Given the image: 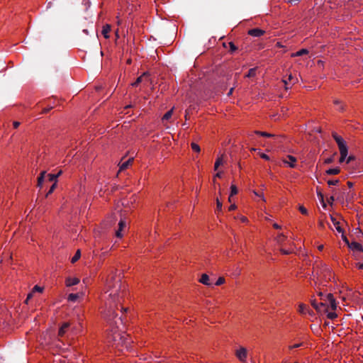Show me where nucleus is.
<instances>
[{
    "instance_id": "1",
    "label": "nucleus",
    "mask_w": 363,
    "mask_h": 363,
    "mask_svg": "<svg viewBox=\"0 0 363 363\" xmlns=\"http://www.w3.org/2000/svg\"><path fill=\"white\" fill-rule=\"evenodd\" d=\"M102 300L104 306L101 313L107 321L111 322L116 316V308L122 298L126 294V286L122 284L120 276L111 273L106 279Z\"/></svg>"
},
{
    "instance_id": "2",
    "label": "nucleus",
    "mask_w": 363,
    "mask_h": 363,
    "mask_svg": "<svg viewBox=\"0 0 363 363\" xmlns=\"http://www.w3.org/2000/svg\"><path fill=\"white\" fill-rule=\"evenodd\" d=\"M318 296L320 297V302L317 303L315 301L312 302L313 306L319 312H328L329 309L335 311L337 308V303L330 293L324 295L320 292Z\"/></svg>"
},
{
    "instance_id": "3",
    "label": "nucleus",
    "mask_w": 363,
    "mask_h": 363,
    "mask_svg": "<svg viewBox=\"0 0 363 363\" xmlns=\"http://www.w3.org/2000/svg\"><path fill=\"white\" fill-rule=\"evenodd\" d=\"M337 232L339 233L342 234V238L345 242V243L347 245L350 249H351L353 251H359V252H363L362 246L360 243L356 241H352L351 242H349L347 238L345 235L344 228H336Z\"/></svg>"
},
{
    "instance_id": "4",
    "label": "nucleus",
    "mask_w": 363,
    "mask_h": 363,
    "mask_svg": "<svg viewBox=\"0 0 363 363\" xmlns=\"http://www.w3.org/2000/svg\"><path fill=\"white\" fill-rule=\"evenodd\" d=\"M316 274L318 275V277L317 281H315V283L318 282L319 284H323L324 282L330 280L331 278L333 277V273L331 270L330 269V268L327 267H324V268L321 269L320 273L318 271H317Z\"/></svg>"
},
{
    "instance_id": "5",
    "label": "nucleus",
    "mask_w": 363,
    "mask_h": 363,
    "mask_svg": "<svg viewBox=\"0 0 363 363\" xmlns=\"http://www.w3.org/2000/svg\"><path fill=\"white\" fill-rule=\"evenodd\" d=\"M355 196V193L352 191H350L347 193L345 192V189H342V192L340 193L337 196V200L343 201L345 199L347 202H350L353 200Z\"/></svg>"
},
{
    "instance_id": "6",
    "label": "nucleus",
    "mask_w": 363,
    "mask_h": 363,
    "mask_svg": "<svg viewBox=\"0 0 363 363\" xmlns=\"http://www.w3.org/2000/svg\"><path fill=\"white\" fill-rule=\"evenodd\" d=\"M236 357L242 362H245L247 357V350L245 347H240L235 351Z\"/></svg>"
},
{
    "instance_id": "7",
    "label": "nucleus",
    "mask_w": 363,
    "mask_h": 363,
    "mask_svg": "<svg viewBox=\"0 0 363 363\" xmlns=\"http://www.w3.org/2000/svg\"><path fill=\"white\" fill-rule=\"evenodd\" d=\"M296 158L292 155H287L285 158L282 159L284 164L288 165L291 168L296 167Z\"/></svg>"
},
{
    "instance_id": "8",
    "label": "nucleus",
    "mask_w": 363,
    "mask_h": 363,
    "mask_svg": "<svg viewBox=\"0 0 363 363\" xmlns=\"http://www.w3.org/2000/svg\"><path fill=\"white\" fill-rule=\"evenodd\" d=\"M264 33H265V31L264 30H262L258 28H252V29H250L248 30V34L253 37H260Z\"/></svg>"
},
{
    "instance_id": "9",
    "label": "nucleus",
    "mask_w": 363,
    "mask_h": 363,
    "mask_svg": "<svg viewBox=\"0 0 363 363\" xmlns=\"http://www.w3.org/2000/svg\"><path fill=\"white\" fill-rule=\"evenodd\" d=\"M43 290H44L43 287L39 286L38 285H35L33 288L32 291L28 294L26 300V303H28V300L32 298V296L35 292L43 293Z\"/></svg>"
},
{
    "instance_id": "10",
    "label": "nucleus",
    "mask_w": 363,
    "mask_h": 363,
    "mask_svg": "<svg viewBox=\"0 0 363 363\" xmlns=\"http://www.w3.org/2000/svg\"><path fill=\"white\" fill-rule=\"evenodd\" d=\"M79 283V279L77 277H67L65 279V285L68 287L77 285Z\"/></svg>"
},
{
    "instance_id": "11",
    "label": "nucleus",
    "mask_w": 363,
    "mask_h": 363,
    "mask_svg": "<svg viewBox=\"0 0 363 363\" xmlns=\"http://www.w3.org/2000/svg\"><path fill=\"white\" fill-rule=\"evenodd\" d=\"M298 311L301 314L310 313L308 306L304 303H299L298 306Z\"/></svg>"
},
{
    "instance_id": "12",
    "label": "nucleus",
    "mask_w": 363,
    "mask_h": 363,
    "mask_svg": "<svg viewBox=\"0 0 363 363\" xmlns=\"http://www.w3.org/2000/svg\"><path fill=\"white\" fill-rule=\"evenodd\" d=\"M199 282H201V284L206 285V286L211 285V283L210 282L209 277L206 274H203L201 276V277L199 279Z\"/></svg>"
},
{
    "instance_id": "13",
    "label": "nucleus",
    "mask_w": 363,
    "mask_h": 363,
    "mask_svg": "<svg viewBox=\"0 0 363 363\" xmlns=\"http://www.w3.org/2000/svg\"><path fill=\"white\" fill-rule=\"evenodd\" d=\"M111 26L109 24H106L105 26H103L101 33L106 39H108L110 37L108 33L111 31Z\"/></svg>"
},
{
    "instance_id": "14",
    "label": "nucleus",
    "mask_w": 363,
    "mask_h": 363,
    "mask_svg": "<svg viewBox=\"0 0 363 363\" xmlns=\"http://www.w3.org/2000/svg\"><path fill=\"white\" fill-rule=\"evenodd\" d=\"M69 327V323H63L62 325L60 327V328L59 330V332H58L59 336L62 337L65 334V333L67 332V328Z\"/></svg>"
},
{
    "instance_id": "15",
    "label": "nucleus",
    "mask_w": 363,
    "mask_h": 363,
    "mask_svg": "<svg viewBox=\"0 0 363 363\" xmlns=\"http://www.w3.org/2000/svg\"><path fill=\"white\" fill-rule=\"evenodd\" d=\"M133 158H129L127 161L124 162L120 165V171H123L130 166L133 163Z\"/></svg>"
},
{
    "instance_id": "16",
    "label": "nucleus",
    "mask_w": 363,
    "mask_h": 363,
    "mask_svg": "<svg viewBox=\"0 0 363 363\" xmlns=\"http://www.w3.org/2000/svg\"><path fill=\"white\" fill-rule=\"evenodd\" d=\"M130 225V220L128 218H122L121 216L118 227H126L127 225Z\"/></svg>"
},
{
    "instance_id": "17",
    "label": "nucleus",
    "mask_w": 363,
    "mask_h": 363,
    "mask_svg": "<svg viewBox=\"0 0 363 363\" xmlns=\"http://www.w3.org/2000/svg\"><path fill=\"white\" fill-rule=\"evenodd\" d=\"M332 136L333 139L335 140L337 145L342 144L343 143L345 142L344 139L341 136L338 135L335 132L332 133Z\"/></svg>"
},
{
    "instance_id": "18",
    "label": "nucleus",
    "mask_w": 363,
    "mask_h": 363,
    "mask_svg": "<svg viewBox=\"0 0 363 363\" xmlns=\"http://www.w3.org/2000/svg\"><path fill=\"white\" fill-rule=\"evenodd\" d=\"M338 148L340 150V155L347 154L348 153V148L346 145V143H343L342 144L338 145Z\"/></svg>"
},
{
    "instance_id": "19",
    "label": "nucleus",
    "mask_w": 363,
    "mask_h": 363,
    "mask_svg": "<svg viewBox=\"0 0 363 363\" xmlns=\"http://www.w3.org/2000/svg\"><path fill=\"white\" fill-rule=\"evenodd\" d=\"M255 133L257 135H259L261 136H263V137H267V138L273 137V138H280L279 136H276L275 135H272V134L268 133L267 132H262V131L257 130V131H255Z\"/></svg>"
},
{
    "instance_id": "20",
    "label": "nucleus",
    "mask_w": 363,
    "mask_h": 363,
    "mask_svg": "<svg viewBox=\"0 0 363 363\" xmlns=\"http://www.w3.org/2000/svg\"><path fill=\"white\" fill-rule=\"evenodd\" d=\"M340 172V169L339 167H335V168H331V169H328L326 171V174H330V175H335V174H339Z\"/></svg>"
},
{
    "instance_id": "21",
    "label": "nucleus",
    "mask_w": 363,
    "mask_h": 363,
    "mask_svg": "<svg viewBox=\"0 0 363 363\" xmlns=\"http://www.w3.org/2000/svg\"><path fill=\"white\" fill-rule=\"evenodd\" d=\"M329 219L335 227H340V222L338 218L330 216Z\"/></svg>"
},
{
    "instance_id": "22",
    "label": "nucleus",
    "mask_w": 363,
    "mask_h": 363,
    "mask_svg": "<svg viewBox=\"0 0 363 363\" xmlns=\"http://www.w3.org/2000/svg\"><path fill=\"white\" fill-rule=\"evenodd\" d=\"M147 76H148V73L147 72L143 73V74H142L141 76H140L139 77L137 78L135 82L132 84V86H138L140 83H141V82L143 80V78L144 77H147Z\"/></svg>"
},
{
    "instance_id": "23",
    "label": "nucleus",
    "mask_w": 363,
    "mask_h": 363,
    "mask_svg": "<svg viewBox=\"0 0 363 363\" xmlns=\"http://www.w3.org/2000/svg\"><path fill=\"white\" fill-rule=\"evenodd\" d=\"M80 257H81V251L79 250H77L76 253L74 254V255L71 259V262L73 264L75 263L80 259Z\"/></svg>"
},
{
    "instance_id": "24",
    "label": "nucleus",
    "mask_w": 363,
    "mask_h": 363,
    "mask_svg": "<svg viewBox=\"0 0 363 363\" xmlns=\"http://www.w3.org/2000/svg\"><path fill=\"white\" fill-rule=\"evenodd\" d=\"M308 53V50L307 49H301L299 51L296 52V53L292 54V57H298V56H302L303 55H306Z\"/></svg>"
},
{
    "instance_id": "25",
    "label": "nucleus",
    "mask_w": 363,
    "mask_h": 363,
    "mask_svg": "<svg viewBox=\"0 0 363 363\" xmlns=\"http://www.w3.org/2000/svg\"><path fill=\"white\" fill-rule=\"evenodd\" d=\"M174 108H172L169 111H168L162 117V120L164 121H168L173 114Z\"/></svg>"
},
{
    "instance_id": "26",
    "label": "nucleus",
    "mask_w": 363,
    "mask_h": 363,
    "mask_svg": "<svg viewBox=\"0 0 363 363\" xmlns=\"http://www.w3.org/2000/svg\"><path fill=\"white\" fill-rule=\"evenodd\" d=\"M223 164V155L220 157H218L216 160L215 164H214V170H217L220 164Z\"/></svg>"
},
{
    "instance_id": "27",
    "label": "nucleus",
    "mask_w": 363,
    "mask_h": 363,
    "mask_svg": "<svg viewBox=\"0 0 363 363\" xmlns=\"http://www.w3.org/2000/svg\"><path fill=\"white\" fill-rule=\"evenodd\" d=\"M353 229L355 230L354 233L357 235V236L359 238V240L362 241L363 233L362 232L361 228H356Z\"/></svg>"
},
{
    "instance_id": "28",
    "label": "nucleus",
    "mask_w": 363,
    "mask_h": 363,
    "mask_svg": "<svg viewBox=\"0 0 363 363\" xmlns=\"http://www.w3.org/2000/svg\"><path fill=\"white\" fill-rule=\"evenodd\" d=\"M256 74V68H251L249 69L247 74L245 75V77H253Z\"/></svg>"
},
{
    "instance_id": "29",
    "label": "nucleus",
    "mask_w": 363,
    "mask_h": 363,
    "mask_svg": "<svg viewBox=\"0 0 363 363\" xmlns=\"http://www.w3.org/2000/svg\"><path fill=\"white\" fill-rule=\"evenodd\" d=\"M296 80V79L294 78L292 74H290L288 77V79H283V82L284 83L285 85H287L288 83L289 82L294 84Z\"/></svg>"
},
{
    "instance_id": "30",
    "label": "nucleus",
    "mask_w": 363,
    "mask_h": 363,
    "mask_svg": "<svg viewBox=\"0 0 363 363\" xmlns=\"http://www.w3.org/2000/svg\"><path fill=\"white\" fill-rule=\"evenodd\" d=\"M238 188L235 185L232 184L230 186V196H233L234 195H236L238 194Z\"/></svg>"
},
{
    "instance_id": "31",
    "label": "nucleus",
    "mask_w": 363,
    "mask_h": 363,
    "mask_svg": "<svg viewBox=\"0 0 363 363\" xmlns=\"http://www.w3.org/2000/svg\"><path fill=\"white\" fill-rule=\"evenodd\" d=\"M123 229L124 228H118V230L116 231L115 235L117 238H123V236L124 235Z\"/></svg>"
},
{
    "instance_id": "32",
    "label": "nucleus",
    "mask_w": 363,
    "mask_h": 363,
    "mask_svg": "<svg viewBox=\"0 0 363 363\" xmlns=\"http://www.w3.org/2000/svg\"><path fill=\"white\" fill-rule=\"evenodd\" d=\"M191 149L195 151V152H199L201 149H200V147L199 145H197L196 143H192L191 144Z\"/></svg>"
},
{
    "instance_id": "33",
    "label": "nucleus",
    "mask_w": 363,
    "mask_h": 363,
    "mask_svg": "<svg viewBox=\"0 0 363 363\" xmlns=\"http://www.w3.org/2000/svg\"><path fill=\"white\" fill-rule=\"evenodd\" d=\"M277 242L279 243H283V242H284L285 240H287V238L284 235H279L277 236Z\"/></svg>"
},
{
    "instance_id": "34",
    "label": "nucleus",
    "mask_w": 363,
    "mask_h": 363,
    "mask_svg": "<svg viewBox=\"0 0 363 363\" xmlns=\"http://www.w3.org/2000/svg\"><path fill=\"white\" fill-rule=\"evenodd\" d=\"M78 298V295L77 294H70L68 296V300L70 301H75Z\"/></svg>"
},
{
    "instance_id": "35",
    "label": "nucleus",
    "mask_w": 363,
    "mask_h": 363,
    "mask_svg": "<svg viewBox=\"0 0 363 363\" xmlns=\"http://www.w3.org/2000/svg\"><path fill=\"white\" fill-rule=\"evenodd\" d=\"M229 47L230 53H233L238 50V47L235 46V45L233 42L229 43Z\"/></svg>"
},
{
    "instance_id": "36",
    "label": "nucleus",
    "mask_w": 363,
    "mask_h": 363,
    "mask_svg": "<svg viewBox=\"0 0 363 363\" xmlns=\"http://www.w3.org/2000/svg\"><path fill=\"white\" fill-rule=\"evenodd\" d=\"M56 186H57V182H55L50 186L49 191H48V193L46 194V196H48V195L51 194L54 191V190L55 189Z\"/></svg>"
},
{
    "instance_id": "37",
    "label": "nucleus",
    "mask_w": 363,
    "mask_h": 363,
    "mask_svg": "<svg viewBox=\"0 0 363 363\" xmlns=\"http://www.w3.org/2000/svg\"><path fill=\"white\" fill-rule=\"evenodd\" d=\"M237 219L240 220L242 223H245L248 220L247 217L242 215H239Z\"/></svg>"
},
{
    "instance_id": "38",
    "label": "nucleus",
    "mask_w": 363,
    "mask_h": 363,
    "mask_svg": "<svg viewBox=\"0 0 363 363\" xmlns=\"http://www.w3.org/2000/svg\"><path fill=\"white\" fill-rule=\"evenodd\" d=\"M48 177L49 182H57V179H56L55 174H48Z\"/></svg>"
},
{
    "instance_id": "39",
    "label": "nucleus",
    "mask_w": 363,
    "mask_h": 363,
    "mask_svg": "<svg viewBox=\"0 0 363 363\" xmlns=\"http://www.w3.org/2000/svg\"><path fill=\"white\" fill-rule=\"evenodd\" d=\"M327 313H328L327 316H328V318H330V319H333V318H336V317H337V314H336L334 311L329 312V311H328V312H327Z\"/></svg>"
},
{
    "instance_id": "40",
    "label": "nucleus",
    "mask_w": 363,
    "mask_h": 363,
    "mask_svg": "<svg viewBox=\"0 0 363 363\" xmlns=\"http://www.w3.org/2000/svg\"><path fill=\"white\" fill-rule=\"evenodd\" d=\"M329 186H331V185H337L339 183H340V180L339 179H335V180H328L327 182Z\"/></svg>"
},
{
    "instance_id": "41",
    "label": "nucleus",
    "mask_w": 363,
    "mask_h": 363,
    "mask_svg": "<svg viewBox=\"0 0 363 363\" xmlns=\"http://www.w3.org/2000/svg\"><path fill=\"white\" fill-rule=\"evenodd\" d=\"M224 282H225V279H224L223 277H219V278L217 279V281H216V284H216V286H220V285H221V284H224Z\"/></svg>"
},
{
    "instance_id": "42",
    "label": "nucleus",
    "mask_w": 363,
    "mask_h": 363,
    "mask_svg": "<svg viewBox=\"0 0 363 363\" xmlns=\"http://www.w3.org/2000/svg\"><path fill=\"white\" fill-rule=\"evenodd\" d=\"M44 180H45V179H43L42 178V177H38V184H37V186H38V187L41 188V187L43 186V182H44Z\"/></svg>"
},
{
    "instance_id": "43",
    "label": "nucleus",
    "mask_w": 363,
    "mask_h": 363,
    "mask_svg": "<svg viewBox=\"0 0 363 363\" xmlns=\"http://www.w3.org/2000/svg\"><path fill=\"white\" fill-rule=\"evenodd\" d=\"M298 209L300 212L303 215H306L308 213L307 209L303 206H299Z\"/></svg>"
},
{
    "instance_id": "44",
    "label": "nucleus",
    "mask_w": 363,
    "mask_h": 363,
    "mask_svg": "<svg viewBox=\"0 0 363 363\" xmlns=\"http://www.w3.org/2000/svg\"><path fill=\"white\" fill-rule=\"evenodd\" d=\"M216 208L218 211H220L222 210V203L218 199L216 200Z\"/></svg>"
},
{
    "instance_id": "45",
    "label": "nucleus",
    "mask_w": 363,
    "mask_h": 363,
    "mask_svg": "<svg viewBox=\"0 0 363 363\" xmlns=\"http://www.w3.org/2000/svg\"><path fill=\"white\" fill-rule=\"evenodd\" d=\"M303 345V343H297V344H294V345H289V350H293V349H295V348H298L301 346Z\"/></svg>"
},
{
    "instance_id": "46",
    "label": "nucleus",
    "mask_w": 363,
    "mask_h": 363,
    "mask_svg": "<svg viewBox=\"0 0 363 363\" xmlns=\"http://www.w3.org/2000/svg\"><path fill=\"white\" fill-rule=\"evenodd\" d=\"M281 251L283 254L288 255V254L291 253L294 251V248L291 247L289 250L281 249Z\"/></svg>"
},
{
    "instance_id": "47",
    "label": "nucleus",
    "mask_w": 363,
    "mask_h": 363,
    "mask_svg": "<svg viewBox=\"0 0 363 363\" xmlns=\"http://www.w3.org/2000/svg\"><path fill=\"white\" fill-rule=\"evenodd\" d=\"M351 295H352V291H351V290H350L349 293L347 294V297L342 296V300L345 301L347 298H348V299L352 298ZM352 296H354V294L352 293Z\"/></svg>"
},
{
    "instance_id": "48",
    "label": "nucleus",
    "mask_w": 363,
    "mask_h": 363,
    "mask_svg": "<svg viewBox=\"0 0 363 363\" xmlns=\"http://www.w3.org/2000/svg\"><path fill=\"white\" fill-rule=\"evenodd\" d=\"M354 160H355V157L354 156L350 155L347 158H346V163L349 164V163H350L352 161H353Z\"/></svg>"
},
{
    "instance_id": "49",
    "label": "nucleus",
    "mask_w": 363,
    "mask_h": 363,
    "mask_svg": "<svg viewBox=\"0 0 363 363\" xmlns=\"http://www.w3.org/2000/svg\"><path fill=\"white\" fill-rule=\"evenodd\" d=\"M347 156V154L340 155L339 162L340 163L343 162L346 160Z\"/></svg>"
},
{
    "instance_id": "50",
    "label": "nucleus",
    "mask_w": 363,
    "mask_h": 363,
    "mask_svg": "<svg viewBox=\"0 0 363 363\" xmlns=\"http://www.w3.org/2000/svg\"><path fill=\"white\" fill-rule=\"evenodd\" d=\"M333 161H334V157H330L327 158V159L325 160V164H330V163H332Z\"/></svg>"
},
{
    "instance_id": "51",
    "label": "nucleus",
    "mask_w": 363,
    "mask_h": 363,
    "mask_svg": "<svg viewBox=\"0 0 363 363\" xmlns=\"http://www.w3.org/2000/svg\"><path fill=\"white\" fill-rule=\"evenodd\" d=\"M260 157L264 160H269V157L265 153H261Z\"/></svg>"
},
{
    "instance_id": "52",
    "label": "nucleus",
    "mask_w": 363,
    "mask_h": 363,
    "mask_svg": "<svg viewBox=\"0 0 363 363\" xmlns=\"http://www.w3.org/2000/svg\"><path fill=\"white\" fill-rule=\"evenodd\" d=\"M235 208H236V206H235V203H233V204H231V205L229 206L228 210H229L230 211H231L235 210Z\"/></svg>"
},
{
    "instance_id": "53",
    "label": "nucleus",
    "mask_w": 363,
    "mask_h": 363,
    "mask_svg": "<svg viewBox=\"0 0 363 363\" xmlns=\"http://www.w3.org/2000/svg\"><path fill=\"white\" fill-rule=\"evenodd\" d=\"M52 108V106H50L48 108H45L43 110V113H47Z\"/></svg>"
},
{
    "instance_id": "54",
    "label": "nucleus",
    "mask_w": 363,
    "mask_h": 363,
    "mask_svg": "<svg viewBox=\"0 0 363 363\" xmlns=\"http://www.w3.org/2000/svg\"><path fill=\"white\" fill-rule=\"evenodd\" d=\"M13 125L14 128H17L20 125V123L18 121H14Z\"/></svg>"
},
{
    "instance_id": "55",
    "label": "nucleus",
    "mask_w": 363,
    "mask_h": 363,
    "mask_svg": "<svg viewBox=\"0 0 363 363\" xmlns=\"http://www.w3.org/2000/svg\"><path fill=\"white\" fill-rule=\"evenodd\" d=\"M222 177V172H218L215 175V178L218 177V178H220Z\"/></svg>"
},
{
    "instance_id": "56",
    "label": "nucleus",
    "mask_w": 363,
    "mask_h": 363,
    "mask_svg": "<svg viewBox=\"0 0 363 363\" xmlns=\"http://www.w3.org/2000/svg\"><path fill=\"white\" fill-rule=\"evenodd\" d=\"M45 174H46V172H45V171H43V172L40 173V176H39V177H42V178H43V179H45Z\"/></svg>"
},
{
    "instance_id": "57",
    "label": "nucleus",
    "mask_w": 363,
    "mask_h": 363,
    "mask_svg": "<svg viewBox=\"0 0 363 363\" xmlns=\"http://www.w3.org/2000/svg\"><path fill=\"white\" fill-rule=\"evenodd\" d=\"M62 171L60 170L57 174H55V177H56V179H57L62 174Z\"/></svg>"
},
{
    "instance_id": "58",
    "label": "nucleus",
    "mask_w": 363,
    "mask_h": 363,
    "mask_svg": "<svg viewBox=\"0 0 363 363\" xmlns=\"http://www.w3.org/2000/svg\"><path fill=\"white\" fill-rule=\"evenodd\" d=\"M347 184L349 188H352L353 186V185H354L353 183L351 182H347Z\"/></svg>"
},
{
    "instance_id": "59",
    "label": "nucleus",
    "mask_w": 363,
    "mask_h": 363,
    "mask_svg": "<svg viewBox=\"0 0 363 363\" xmlns=\"http://www.w3.org/2000/svg\"><path fill=\"white\" fill-rule=\"evenodd\" d=\"M334 104L335 105H340L341 104V101L337 100V99H336V100L334 101Z\"/></svg>"
},
{
    "instance_id": "60",
    "label": "nucleus",
    "mask_w": 363,
    "mask_h": 363,
    "mask_svg": "<svg viewBox=\"0 0 363 363\" xmlns=\"http://www.w3.org/2000/svg\"><path fill=\"white\" fill-rule=\"evenodd\" d=\"M233 89H234V88H231V89L229 90V91H228V96H230V95L233 94Z\"/></svg>"
},
{
    "instance_id": "61",
    "label": "nucleus",
    "mask_w": 363,
    "mask_h": 363,
    "mask_svg": "<svg viewBox=\"0 0 363 363\" xmlns=\"http://www.w3.org/2000/svg\"><path fill=\"white\" fill-rule=\"evenodd\" d=\"M357 267L359 269H363V264L358 263V264H357Z\"/></svg>"
},
{
    "instance_id": "62",
    "label": "nucleus",
    "mask_w": 363,
    "mask_h": 363,
    "mask_svg": "<svg viewBox=\"0 0 363 363\" xmlns=\"http://www.w3.org/2000/svg\"><path fill=\"white\" fill-rule=\"evenodd\" d=\"M335 201V197L333 196H330L328 201L329 202H333Z\"/></svg>"
},
{
    "instance_id": "63",
    "label": "nucleus",
    "mask_w": 363,
    "mask_h": 363,
    "mask_svg": "<svg viewBox=\"0 0 363 363\" xmlns=\"http://www.w3.org/2000/svg\"><path fill=\"white\" fill-rule=\"evenodd\" d=\"M318 250L322 251L323 249V245H320L318 246Z\"/></svg>"
},
{
    "instance_id": "64",
    "label": "nucleus",
    "mask_w": 363,
    "mask_h": 363,
    "mask_svg": "<svg viewBox=\"0 0 363 363\" xmlns=\"http://www.w3.org/2000/svg\"><path fill=\"white\" fill-rule=\"evenodd\" d=\"M339 110H340V111H344V107H343V106H342V105H341V104L340 105V106H339Z\"/></svg>"
}]
</instances>
